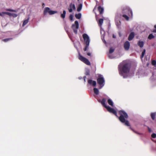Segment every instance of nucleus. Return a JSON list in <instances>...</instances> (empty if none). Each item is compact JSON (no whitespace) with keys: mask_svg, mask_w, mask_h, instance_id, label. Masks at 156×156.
<instances>
[{"mask_svg":"<svg viewBox=\"0 0 156 156\" xmlns=\"http://www.w3.org/2000/svg\"><path fill=\"white\" fill-rule=\"evenodd\" d=\"M131 68V64L127 61H124L118 66V69L119 74L124 78H126V74L128 73Z\"/></svg>","mask_w":156,"mask_h":156,"instance_id":"obj_1","label":"nucleus"},{"mask_svg":"<svg viewBox=\"0 0 156 156\" xmlns=\"http://www.w3.org/2000/svg\"><path fill=\"white\" fill-rule=\"evenodd\" d=\"M119 113L120 115V116L119 117V121L121 122L124 123L125 125L127 126H130L129 121L126 120V119H127L128 118L127 114L123 111H119Z\"/></svg>","mask_w":156,"mask_h":156,"instance_id":"obj_2","label":"nucleus"},{"mask_svg":"<svg viewBox=\"0 0 156 156\" xmlns=\"http://www.w3.org/2000/svg\"><path fill=\"white\" fill-rule=\"evenodd\" d=\"M122 13H125L128 14L130 17L133 16V12L131 9L128 6H126L122 9Z\"/></svg>","mask_w":156,"mask_h":156,"instance_id":"obj_3","label":"nucleus"},{"mask_svg":"<svg viewBox=\"0 0 156 156\" xmlns=\"http://www.w3.org/2000/svg\"><path fill=\"white\" fill-rule=\"evenodd\" d=\"M58 12L57 11H52L50 10L49 7H45L44 9L43 12L44 15H46L47 13H48L49 15H51L55 13H57Z\"/></svg>","mask_w":156,"mask_h":156,"instance_id":"obj_4","label":"nucleus"},{"mask_svg":"<svg viewBox=\"0 0 156 156\" xmlns=\"http://www.w3.org/2000/svg\"><path fill=\"white\" fill-rule=\"evenodd\" d=\"M78 58L79 59L83 62L86 64L88 66H90L91 65L89 61V60L85 57L83 56L80 54H79Z\"/></svg>","mask_w":156,"mask_h":156,"instance_id":"obj_5","label":"nucleus"},{"mask_svg":"<svg viewBox=\"0 0 156 156\" xmlns=\"http://www.w3.org/2000/svg\"><path fill=\"white\" fill-rule=\"evenodd\" d=\"M97 80L98 84L101 86V88L104 86L105 81L103 77L99 76Z\"/></svg>","mask_w":156,"mask_h":156,"instance_id":"obj_6","label":"nucleus"},{"mask_svg":"<svg viewBox=\"0 0 156 156\" xmlns=\"http://www.w3.org/2000/svg\"><path fill=\"white\" fill-rule=\"evenodd\" d=\"M75 24H73L72 28L74 32L76 34L77 33V30L79 27L78 22L76 21L75 22Z\"/></svg>","mask_w":156,"mask_h":156,"instance_id":"obj_7","label":"nucleus"},{"mask_svg":"<svg viewBox=\"0 0 156 156\" xmlns=\"http://www.w3.org/2000/svg\"><path fill=\"white\" fill-rule=\"evenodd\" d=\"M82 36L85 44H89L90 40L88 35L87 34H83Z\"/></svg>","mask_w":156,"mask_h":156,"instance_id":"obj_8","label":"nucleus"},{"mask_svg":"<svg viewBox=\"0 0 156 156\" xmlns=\"http://www.w3.org/2000/svg\"><path fill=\"white\" fill-rule=\"evenodd\" d=\"M106 108L107 109L108 111L110 113H112L114 114L117 117H118L117 115V113L116 111L115 110L114 108H111L109 106H108Z\"/></svg>","mask_w":156,"mask_h":156,"instance_id":"obj_9","label":"nucleus"},{"mask_svg":"<svg viewBox=\"0 0 156 156\" xmlns=\"http://www.w3.org/2000/svg\"><path fill=\"white\" fill-rule=\"evenodd\" d=\"M69 11V12H71L73 11V10H75L76 9V7L74 4L71 3L69 5V8H68Z\"/></svg>","mask_w":156,"mask_h":156,"instance_id":"obj_10","label":"nucleus"},{"mask_svg":"<svg viewBox=\"0 0 156 156\" xmlns=\"http://www.w3.org/2000/svg\"><path fill=\"white\" fill-rule=\"evenodd\" d=\"M130 43L129 41H126L124 44V47L126 50H128L130 47Z\"/></svg>","mask_w":156,"mask_h":156,"instance_id":"obj_11","label":"nucleus"},{"mask_svg":"<svg viewBox=\"0 0 156 156\" xmlns=\"http://www.w3.org/2000/svg\"><path fill=\"white\" fill-rule=\"evenodd\" d=\"M88 83L90 85H92L94 87L96 86V81L90 79H89L88 80Z\"/></svg>","mask_w":156,"mask_h":156,"instance_id":"obj_12","label":"nucleus"},{"mask_svg":"<svg viewBox=\"0 0 156 156\" xmlns=\"http://www.w3.org/2000/svg\"><path fill=\"white\" fill-rule=\"evenodd\" d=\"M135 36V34L133 32H132L129 34L128 37V40L130 41L132 40L133 38Z\"/></svg>","mask_w":156,"mask_h":156,"instance_id":"obj_13","label":"nucleus"},{"mask_svg":"<svg viewBox=\"0 0 156 156\" xmlns=\"http://www.w3.org/2000/svg\"><path fill=\"white\" fill-rule=\"evenodd\" d=\"M106 100L105 98H103L101 101V104L105 108H106L108 106H107L105 104V102Z\"/></svg>","mask_w":156,"mask_h":156,"instance_id":"obj_14","label":"nucleus"},{"mask_svg":"<svg viewBox=\"0 0 156 156\" xmlns=\"http://www.w3.org/2000/svg\"><path fill=\"white\" fill-rule=\"evenodd\" d=\"M98 9L100 14H101L103 13L104 9L101 6H98Z\"/></svg>","mask_w":156,"mask_h":156,"instance_id":"obj_15","label":"nucleus"},{"mask_svg":"<svg viewBox=\"0 0 156 156\" xmlns=\"http://www.w3.org/2000/svg\"><path fill=\"white\" fill-rule=\"evenodd\" d=\"M156 115V112H152L151 113V117L153 120H154L155 119V116Z\"/></svg>","mask_w":156,"mask_h":156,"instance_id":"obj_16","label":"nucleus"},{"mask_svg":"<svg viewBox=\"0 0 156 156\" xmlns=\"http://www.w3.org/2000/svg\"><path fill=\"white\" fill-rule=\"evenodd\" d=\"M103 22V20L101 18L99 19L98 24L99 26L101 27Z\"/></svg>","mask_w":156,"mask_h":156,"instance_id":"obj_17","label":"nucleus"},{"mask_svg":"<svg viewBox=\"0 0 156 156\" xmlns=\"http://www.w3.org/2000/svg\"><path fill=\"white\" fill-rule=\"evenodd\" d=\"M82 4L80 3L79 4L77 8V11L78 12H80L82 9Z\"/></svg>","mask_w":156,"mask_h":156,"instance_id":"obj_18","label":"nucleus"},{"mask_svg":"<svg viewBox=\"0 0 156 156\" xmlns=\"http://www.w3.org/2000/svg\"><path fill=\"white\" fill-rule=\"evenodd\" d=\"M94 93L96 94V95H98L99 94V90L98 89L94 88Z\"/></svg>","mask_w":156,"mask_h":156,"instance_id":"obj_19","label":"nucleus"},{"mask_svg":"<svg viewBox=\"0 0 156 156\" xmlns=\"http://www.w3.org/2000/svg\"><path fill=\"white\" fill-rule=\"evenodd\" d=\"M138 45L140 48H142L144 46V42L143 41H139L138 43Z\"/></svg>","mask_w":156,"mask_h":156,"instance_id":"obj_20","label":"nucleus"},{"mask_svg":"<svg viewBox=\"0 0 156 156\" xmlns=\"http://www.w3.org/2000/svg\"><path fill=\"white\" fill-rule=\"evenodd\" d=\"M108 104L111 106H113V103L112 100L109 99L108 100Z\"/></svg>","mask_w":156,"mask_h":156,"instance_id":"obj_21","label":"nucleus"},{"mask_svg":"<svg viewBox=\"0 0 156 156\" xmlns=\"http://www.w3.org/2000/svg\"><path fill=\"white\" fill-rule=\"evenodd\" d=\"M75 16L76 19H79L81 17V14L80 13H79L78 14H76L75 15Z\"/></svg>","mask_w":156,"mask_h":156,"instance_id":"obj_22","label":"nucleus"},{"mask_svg":"<svg viewBox=\"0 0 156 156\" xmlns=\"http://www.w3.org/2000/svg\"><path fill=\"white\" fill-rule=\"evenodd\" d=\"M66 14V11L65 10H63V13L61 15V17L64 19L65 17Z\"/></svg>","mask_w":156,"mask_h":156,"instance_id":"obj_23","label":"nucleus"},{"mask_svg":"<svg viewBox=\"0 0 156 156\" xmlns=\"http://www.w3.org/2000/svg\"><path fill=\"white\" fill-rule=\"evenodd\" d=\"M29 22V18L27 19H26V20H25L23 23V26L24 25L27 24Z\"/></svg>","mask_w":156,"mask_h":156,"instance_id":"obj_24","label":"nucleus"},{"mask_svg":"<svg viewBox=\"0 0 156 156\" xmlns=\"http://www.w3.org/2000/svg\"><path fill=\"white\" fill-rule=\"evenodd\" d=\"M13 39L12 38H6L2 40V41L5 42H7L8 41L12 40Z\"/></svg>","mask_w":156,"mask_h":156,"instance_id":"obj_25","label":"nucleus"},{"mask_svg":"<svg viewBox=\"0 0 156 156\" xmlns=\"http://www.w3.org/2000/svg\"><path fill=\"white\" fill-rule=\"evenodd\" d=\"M154 36L152 34H150L149 35L148 38L149 39H152L154 38Z\"/></svg>","mask_w":156,"mask_h":156,"instance_id":"obj_26","label":"nucleus"},{"mask_svg":"<svg viewBox=\"0 0 156 156\" xmlns=\"http://www.w3.org/2000/svg\"><path fill=\"white\" fill-rule=\"evenodd\" d=\"M85 74L86 75H89L90 74V71L89 69H87L85 71Z\"/></svg>","mask_w":156,"mask_h":156,"instance_id":"obj_27","label":"nucleus"},{"mask_svg":"<svg viewBox=\"0 0 156 156\" xmlns=\"http://www.w3.org/2000/svg\"><path fill=\"white\" fill-rule=\"evenodd\" d=\"M145 49H144L143 51L142 52V54H141V58H143V57H144V56L145 55Z\"/></svg>","mask_w":156,"mask_h":156,"instance_id":"obj_28","label":"nucleus"},{"mask_svg":"<svg viewBox=\"0 0 156 156\" xmlns=\"http://www.w3.org/2000/svg\"><path fill=\"white\" fill-rule=\"evenodd\" d=\"M129 128L131 130H132L134 133H136V134H139V135H141V134H142V133H139V132H138L136 131H135V130H134V129H133L131 127H130Z\"/></svg>","mask_w":156,"mask_h":156,"instance_id":"obj_29","label":"nucleus"},{"mask_svg":"<svg viewBox=\"0 0 156 156\" xmlns=\"http://www.w3.org/2000/svg\"><path fill=\"white\" fill-rule=\"evenodd\" d=\"M122 17L125 18L126 20H129V17L125 14H123L122 16Z\"/></svg>","mask_w":156,"mask_h":156,"instance_id":"obj_30","label":"nucleus"},{"mask_svg":"<svg viewBox=\"0 0 156 156\" xmlns=\"http://www.w3.org/2000/svg\"><path fill=\"white\" fill-rule=\"evenodd\" d=\"M89 44H86V46L84 48L83 50L84 51H86L87 50Z\"/></svg>","mask_w":156,"mask_h":156,"instance_id":"obj_31","label":"nucleus"},{"mask_svg":"<svg viewBox=\"0 0 156 156\" xmlns=\"http://www.w3.org/2000/svg\"><path fill=\"white\" fill-rule=\"evenodd\" d=\"M114 51V49L112 48H110L109 51V53H113Z\"/></svg>","mask_w":156,"mask_h":156,"instance_id":"obj_32","label":"nucleus"},{"mask_svg":"<svg viewBox=\"0 0 156 156\" xmlns=\"http://www.w3.org/2000/svg\"><path fill=\"white\" fill-rule=\"evenodd\" d=\"M2 13H3V14H6L9 16H10L11 15V13L9 12H2Z\"/></svg>","mask_w":156,"mask_h":156,"instance_id":"obj_33","label":"nucleus"},{"mask_svg":"<svg viewBox=\"0 0 156 156\" xmlns=\"http://www.w3.org/2000/svg\"><path fill=\"white\" fill-rule=\"evenodd\" d=\"M151 136L153 138H155L156 137V134L154 133H153L152 134Z\"/></svg>","mask_w":156,"mask_h":156,"instance_id":"obj_34","label":"nucleus"},{"mask_svg":"<svg viewBox=\"0 0 156 156\" xmlns=\"http://www.w3.org/2000/svg\"><path fill=\"white\" fill-rule=\"evenodd\" d=\"M152 64L153 65H156V61L155 60H153L152 62Z\"/></svg>","mask_w":156,"mask_h":156,"instance_id":"obj_35","label":"nucleus"},{"mask_svg":"<svg viewBox=\"0 0 156 156\" xmlns=\"http://www.w3.org/2000/svg\"><path fill=\"white\" fill-rule=\"evenodd\" d=\"M73 15H70L69 16V19L71 20H73Z\"/></svg>","mask_w":156,"mask_h":156,"instance_id":"obj_36","label":"nucleus"},{"mask_svg":"<svg viewBox=\"0 0 156 156\" xmlns=\"http://www.w3.org/2000/svg\"><path fill=\"white\" fill-rule=\"evenodd\" d=\"M148 130L149 132H151V129L148 127Z\"/></svg>","mask_w":156,"mask_h":156,"instance_id":"obj_37","label":"nucleus"},{"mask_svg":"<svg viewBox=\"0 0 156 156\" xmlns=\"http://www.w3.org/2000/svg\"><path fill=\"white\" fill-rule=\"evenodd\" d=\"M6 10L7 11H11V12L13 11V10L10 9H6Z\"/></svg>","mask_w":156,"mask_h":156,"instance_id":"obj_38","label":"nucleus"},{"mask_svg":"<svg viewBox=\"0 0 156 156\" xmlns=\"http://www.w3.org/2000/svg\"><path fill=\"white\" fill-rule=\"evenodd\" d=\"M87 55L88 56H90L91 55V54L90 53H89V52H88L87 54Z\"/></svg>","mask_w":156,"mask_h":156,"instance_id":"obj_39","label":"nucleus"},{"mask_svg":"<svg viewBox=\"0 0 156 156\" xmlns=\"http://www.w3.org/2000/svg\"><path fill=\"white\" fill-rule=\"evenodd\" d=\"M153 32L154 33H156V29L154 30L153 31Z\"/></svg>","mask_w":156,"mask_h":156,"instance_id":"obj_40","label":"nucleus"},{"mask_svg":"<svg viewBox=\"0 0 156 156\" xmlns=\"http://www.w3.org/2000/svg\"><path fill=\"white\" fill-rule=\"evenodd\" d=\"M2 14H3V13H1L0 12V16H3V15Z\"/></svg>","mask_w":156,"mask_h":156,"instance_id":"obj_41","label":"nucleus"},{"mask_svg":"<svg viewBox=\"0 0 156 156\" xmlns=\"http://www.w3.org/2000/svg\"><path fill=\"white\" fill-rule=\"evenodd\" d=\"M154 27L156 29V25L154 26Z\"/></svg>","mask_w":156,"mask_h":156,"instance_id":"obj_42","label":"nucleus"},{"mask_svg":"<svg viewBox=\"0 0 156 156\" xmlns=\"http://www.w3.org/2000/svg\"><path fill=\"white\" fill-rule=\"evenodd\" d=\"M44 5H45L44 4V3H43V4H42V6H43L44 7Z\"/></svg>","mask_w":156,"mask_h":156,"instance_id":"obj_43","label":"nucleus"},{"mask_svg":"<svg viewBox=\"0 0 156 156\" xmlns=\"http://www.w3.org/2000/svg\"><path fill=\"white\" fill-rule=\"evenodd\" d=\"M113 38H115V36H114V35L113 36Z\"/></svg>","mask_w":156,"mask_h":156,"instance_id":"obj_44","label":"nucleus"},{"mask_svg":"<svg viewBox=\"0 0 156 156\" xmlns=\"http://www.w3.org/2000/svg\"><path fill=\"white\" fill-rule=\"evenodd\" d=\"M78 1H79L80 0H77Z\"/></svg>","mask_w":156,"mask_h":156,"instance_id":"obj_45","label":"nucleus"}]
</instances>
